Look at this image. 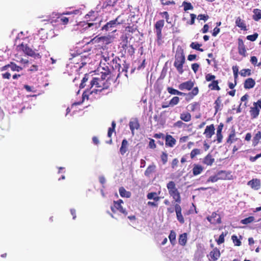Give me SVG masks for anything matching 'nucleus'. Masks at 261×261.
I'll use <instances>...</instances> for the list:
<instances>
[{
    "instance_id": "obj_1",
    "label": "nucleus",
    "mask_w": 261,
    "mask_h": 261,
    "mask_svg": "<svg viewBox=\"0 0 261 261\" xmlns=\"http://www.w3.org/2000/svg\"><path fill=\"white\" fill-rule=\"evenodd\" d=\"M91 91L85 92L83 94V101L87 98L92 99L93 98H97L99 97L100 92L104 89H107V85L106 81L101 78L92 77L89 85Z\"/></svg>"
},
{
    "instance_id": "obj_2",
    "label": "nucleus",
    "mask_w": 261,
    "mask_h": 261,
    "mask_svg": "<svg viewBox=\"0 0 261 261\" xmlns=\"http://www.w3.org/2000/svg\"><path fill=\"white\" fill-rule=\"evenodd\" d=\"M185 62V57L183 50L181 48H177L175 56L174 66L180 74H182L184 72L183 65Z\"/></svg>"
},
{
    "instance_id": "obj_3",
    "label": "nucleus",
    "mask_w": 261,
    "mask_h": 261,
    "mask_svg": "<svg viewBox=\"0 0 261 261\" xmlns=\"http://www.w3.org/2000/svg\"><path fill=\"white\" fill-rule=\"evenodd\" d=\"M167 188L168 190L169 194L177 203L181 202V197L179 191L176 187L175 184L173 181H169L167 184Z\"/></svg>"
},
{
    "instance_id": "obj_4",
    "label": "nucleus",
    "mask_w": 261,
    "mask_h": 261,
    "mask_svg": "<svg viewBox=\"0 0 261 261\" xmlns=\"http://www.w3.org/2000/svg\"><path fill=\"white\" fill-rule=\"evenodd\" d=\"M119 18L120 16H118L115 19L111 20L107 22L101 27V30L115 32L116 30H114V29H115L118 25L122 23V21L119 20Z\"/></svg>"
},
{
    "instance_id": "obj_5",
    "label": "nucleus",
    "mask_w": 261,
    "mask_h": 261,
    "mask_svg": "<svg viewBox=\"0 0 261 261\" xmlns=\"http://www.w3.org/2000/svg\"><path fill=\"white\" fill-rule=\"evenodd\" d=\"M101 20H98V22L93 23H86L81 22L79 24V26H82L84 27V29L88 30L91 28L92 30H94V33L100 28L101 25Z\"/></svg>"
},
{
    "instance_id": "obj_6",
    "label": "nucleus",
    "mask_w": 261,
    "mask_h": 261,
    "mask_svg": "<svg viewBox=\"0 0 261 261\" xmlns=\"http://www.w3.org/2000/svg\"><path fill=\"white\" fill-rule=\"evenodd\" d=\"M123 203V201L121 199L117 201H114V205L111 206L112 211L115 213L117 211H118L124 215H126L127 213L125 210L123 209L122 206H121V204Z\"/></svg>"
},
{
    "instance_id": "obj_7",
    "label": "nucleus",
    "mask_w": 261,
    "mask_h": 261,
    "mask_svg": "<svg viewBox=\"0 0 261 261\" xmlns=\"http://www.w3.org/2000/svg\"><path fill=\"white\" fill-rule=\"evenodd\" d=\"M20 48L23 50V51L27 55L30 56H37L38 58H40V56L39 54H36V53L30 48L28 45H24L23 44H21L20 46Z\"/></svg>"
},
{
    "instance_id": "obj_8",
    "label": "nucleus",
    "mask_w": 261,
    "mask_h": 261,
    "mask_svg": "<svg viewBox=\"0 0 261 261\" xmlns=\"http://www.w3.org/2000/svg\"><path fill=\"white\" fill-rule=\"evenodd\" d=\"M164 25V21L160 20L156 22L155 24V28L158 39H161L162 38V30Z\"/></svg>"
},
{
    "instance_id": "obj_9",
    "label": "nucleus",
    "mask_w": 261,
    "mask_h": 261,
    "mask_svg": "<svg viewBox=\"0 0 261 261\" xmlns=\"http://www.w3.org/2000/svg\"><path fill=\"white\" fill-rule=\"evenodd\" d=\"M215 126L214 124H211L206 126L203 134L206 138L210 139L215 134Z\"/></svg>"
},
{
    "instance_id": "obj_10",
    "label": "nucleus",
    "mask_w": 261,
    "mask_h": 261,
    "mask_svg": "<svg viewBox=\"0 0 261 261\" xmlns=\"http://www.w3.org/2000/svg\"><path fill=\"white\" fill-rule=\"evenodd\" d=\"M207 219L212 224H216L221 223V218L216 213H213L211 216L207 217Z\"/></svg>"
},
{
    "instance_id": "obj_11",
    "label": "nucleus",
    "mask_w": 261,
    "mask_h": 261,
    "mask_svg": "<svg viewBox=\"0 0 261 261\" xmlns=\"http://www.w3.org/2000/svg\"><path fill=\"white\" fill-rule=\"evenodd\" d=\"M220 253L219 250L215 248L208 255L209 259L211 261H216L220 257Z\"/></svg>"
},
{
    "instance_id": "obj_12",
    "label": "nucleus",
    "mask_w": 261,
    "mask_h": 261,
    "mask_svg": "<svg viewBox=\"0 0 261 261\" xmlns=\"http://www.w3.org/2000/svg\"><path fill=\"white\" fill-rule=\"evenodd\" d=\"M217 174L219 178V179L221 180L231 179L232 177L231 173L228 171L221 170L219 171L217 173Z\"/></svg>"
},
{
    "instance_id": "obj_13",
    "label": "nucleus",
    "mask_w": 261,
    "mask_h": 261,
    "mask_svg": "<svg viewBox=\"0 0 261 261\" xmlns=\"http://www.w3.org/2000/svg\"><path fill=\"white\" fill-rule=\"evenodd\" d=\"M247 185L251 187V188L257 190L260 187V181L259 179L255 178L249 181Z\"/></svg>"
},
{
    "instance_id": "obj_14",
    "label": "nucleus",
    "mask_w": 261,
    "mask_h": 261,
    "mask_svg": "<svg viewBox=\"0 0 261 261\" xmlns=\"http://www.w3.org/2000/svg\"><path fill=\"white\" fill-rule=\"evenodd\" d=\"M194 86V83L191 81H189L180 84L178 88L181 90H190Z\"/></svg>"
},
{
    "instance_id": "obj_15",
    "label": "nucleus",
    "mask_w": 261,
    "mask_h": 261,
    "mask_svg": "<svg viewBox=\"0 0 261 261\" xmlns=\"http://www.w3.org/2000/svg\"><path fill=\"white\" fill-rule=\"evenodd\" d=\"M176 143V140L171 135H168L165 139V145L167 146L173 147Z\"/></svg>"
},
{
    "instance_id": "obj_16",
    "label": "nucleus",
    "mask_w": 261,
    "mask_h": 261,
    "mask_svg": "<svg viewBox=\"0 0 261 261\" xmlns=\"http://www.w3.org/2000/svg\"><path fill=\"white\" fill-rule=\"evenodd\" d=\"M3 70H7L8 71H19L21 70V68L16 64L11 63L10 64H8L3 67Z\"/></svg>"
},
{
    "instance_id": "obj_17",
    "label": "nucleus",
    "mask_w": 261,
    "mask_h": 261,
    "mask_svg": "<svg viewBox=\"0 0 261 261\" xmlns=\"http://www.w3.org/2000/svg\"><path fill=\"white\" fill-rule=\"evenodd\" d=\"M223 127V124L222 123H220L217 128L216 137L217 141L218 143H221L223 139V136L222 135Z\"/></svg>"
},
{
    "instance_id": "obj_18",
    "label": "nucleus",
    "mask_w": 261,
    "mask_h": 261,
    "mask_svg": "<svg viewBox=\"0 0 261 261\" xmlns=\"http://www.w3.org/2000/svg\"><path fill=\"white\" fill-rule=\"evenodd\" d=\"M255 84V81L252 78L246 79L244 82V87L245 89H249L252 88Z\"/></svg>"
},
{
    "instance_id": "obj_19",
    "label": "nucleus",
    "mask_w": 261,
    "mask_h": 261,
    "mask_svg": "<svg viewBox=\"0 0 261 261\" xmlns=\"http://www.w3.org/2000/svg\"><path fill=\"white\" fill-rule=\"evenodd\" d=\"M215 161L214 158L212 155L208 153L203 160L202 163L207 166H211Z\"/></svg>"
},
{
    "instance_id": "obj_20",
    "label": "nucleus",
    "mask_w": 261,
    "mask_h": 261,
    "mask_svg": "<svg viewBox=\"0 0 261 261\" xmlns=\"http://www.w3.org/2000/svg\"><path fill=\"white\" fill-rule=\"evenodd\" d=\"M260 110L257 107L253 106V107H251L250 110V114L251 117V118L255 119L256 118L259 114Z\"/></svg>"
},
{
    "instance_id": "obj_21",
    "label": "nucleus",
    "mask_w": 261,
    "mask_h": 261,
    "mask_svg": "<svg viewBox=\"0 0 261 261\" xmlns=\"http://www.w3.org/2000/svg\"><path fill=\"white\" fill-rule=\"evenodd\" d=\"M193 174L194 176L200 174L203 170V168L201 165L194 164L193 168Z\"/></svg>"
},
{
    "instance_id": "obj_22",
    "label": "nucleus",
    "mask_w": 261,
    "mask_h": 261,
    "mask_svg": "<svg viewBox=\"0 0 261 261\" xmlns=\"http://www.w3.org/2000/svg\"><path fill=\"white\" fill-rule=\"evenodd\" d=\"M156 166L153 164L149 165L144 172V175L147 177H149L150 174L155 171Z\"/></svg>"
},
{
    "instance_id": "obj_23",
    "label": "nucleus",
    "mask_w": 261,
    "mask_h": 261,
    "mask_svg": "<svg viewBox=\"0 0 261 261\" xmlns=\"http://www.w3.org/2000/svg\"><path fill=\"white\" fill-rule=\"evenodd\" d=\"M129 125L133 134H134L135 129H137L139 127V124L136 120L130 121Z\"/></svg>"
},
{
    "instance_id": "obj_24",
    "label": "nucleus",
    "mask_w": 261,
    "mask_h": 261,
    "mask_svg": "<svg viewBox=\"0 0 261 261\" xmlns=\"http://www.w3.org/2000/svg\"><path fill=\"white\" fill-rule=\"evenodd\" d=\"M219 82L217 80H215L212 82L210 83L208 87L212 90H217L219 91L220 90V87L218 86Z\"/></svg>"
},
{
    "instance_id": "obj_25",
    "label": "nucleus",
    "mask_w": 261,
    "mask_h": 261,
    "mask_svg": "<svg viewBox=\"0 0 261 261\" xmlns=\"http://www.w3.org/2000/svg\"><path fill=\"white\" fill-rule=\"evenodd\" d=\"M128 142L126 139L122 140L121 146L120 148V152L121 154H124L127 151Z\"/></svg>"
},
{
    "instance_id": "obj_26",
    "label": "nucleus",
    "mask_w": 261,
    "mask_h": 261,
    "mask_svg": "<svg viewBox=\"0 0 261 261\" xmlns=\"http://www.w3.org/2000/svg\"><path fill=\"white\" fill-rule=\"evenodd\" d=\"M147 198L148 199H153L156 202L159 201L160 199V197L155 192H150L148 193L147 195Z\"/></svg>"
},
{
    "instance_id": "obj_27",
    "label": "nucleus",
    "mask_w": 261,
    "mask_h": 261,
    "mask_svg": "<svg viewBox=\"0 0 261 261\" xmlns=\"http://www.w3.org/2000/svg\"><path fill=\"white\" fill-rule=\"evenodd\" d=\"M119 192L120 196L122 197L129 198L131 195L130 193L126 191L123 187H120L119 189Z\"/></svg>"
},
{
    "instance_id": "obj_28",
    "label": "nucleus",
    "mask_w": 261,
    "mask_h": 261,
    "mask_svg": "<svg viewBox=\"0 0 261 261\" xmlns=\"http://www.w3.org/2000/svg\"><path fill=\"white\" fill-rule=\"evenodd\" d=\"M187 241V233H184L179 236L178 242L179 244L182 246H185Z\"/></svg>"
},
{
    "instance_id": "obj_29",
    "label": "nucleus",
    "mask_w": 261,
    "mask_h": 261,
    "mask_svg": "<svg viewBox=\"0 0 261 261\" xmlns=\"http://www.w3.org/2000/svg\"><path fill=\"white\" fill-rule=\"evenodd\" d=\"M180 118L185 122H189L191 119V115L188 112L182 113L180 115Z\"/></svg>"
},
{
    "instance_id": "obj_30",
    "label": "nucleus",
    "mask_w": 261,
    "mask_h": 261,
    "mask_svg": "<svg viewBox=\"0 0 261 261\" xmlns=\"http://www.w3.org/2000/svg\"><path fill=\"white\" fill-rule=\"evenodd\" d=\"M167 91L171 94L177 95H185V93L180 92L172 87H168Z\"/></svg>"
},
{
    "instance_id": "obj_31",
    "label": "nucleus",
    "mask_w": 261,
    "mask_h": 261,
    "mask_svg": "<svg viewBox=\"0 0 261 261\" xmlns=\"http://www.w3.org/2000/svg\"><path fill=\"white\" fill-rule=\"evenodd\" d=\"M253 18L255 21H258L261 19V10L256 9L253 10Z\"/></svg>"
},
{
    "instance_id": "obj_32",
    "label": "nucleus",
    "mask_w": 261,
    "mask_h": 261,
    "mask_svg": "<svg viewBox=\"0 0 261 261\" xmlns=\"http://www.w3.org/2000/svg\"><path fill=\"white\" fill-rule=\"evenodd\" d=\"M261 139V132H258L253 139V145L255 146Z\"/></svg>"
},
{
    "instance_id": "obj_33",
    "label": "nucleus",
    "mask_w": 261,
    "mask_h": 261,
    "mask_svg": "<svg viewBox=\"0 0 261 261\" xmlns=\"http://www.w3.org/2000/svg\"><path fill=\"white\" fill-rule=\"evenodd\" d=\"M235 131L232 130L229 135V137L227 140V142L230 144L232 143L234 141L237 140V138H235Z\"/></svg>"
},
{
    "instance_id": "obj_34",
    "label": "nucleus",
    "mask_w": 261,
    "mask_h": 261,
    "mask_svg": "<svg viewBox=\"0 0 261 261\" xmlns=\"http://www.w3.org/2000/svg\"><path fill=\"white\" fill-rule=\"evenodd\" d=\"M236 24L238 27L241 28L242 29H245L246 28L245 24L239 17L237 18L236 20Z\"/></svg>"
},
{
    "instance_id": "obj_35",
    "label": "nucleus",
    "mask_w": 261,
    "mask_h": 261,
    "mask_svg": "<svg viewBox=\"0 0 261 261\" xmlns=\"http://www.w3.org/2000/svg\"><path fill=\"white\" fill-rule=\"evenodd\" d=\"M254 221V218L253 216H250L245 219L241 220V223L243 224H248Z\"/></svg>"
},
{
    "instance_id": "obj_36",
    "label": "nucleus",
    "mask_w": 261,
    "mask_h": 261,
    "mask_svg": "<svg viewBox=\"0 0 261 261\" xmlns=\"http://www.w3.org/2000/svg\"><path fill=\"white\" fill-rule=\"evenodd\" d=\"M182 6L184 7V9L185 11L193 9V7L190 3L184 2L182 4Z\"/></svg>"
},
{
    "instance_id": "obj_37",
    "label": "nucleus",
    "mask_w": 261,
    "mask_h": 261,
    "mask_svg": "<svg viewBox=\"0 0 261 261\" xmlns=\"http://www.w3.org/2000/svg\"><path fill=\"white\" fill-rule=\"evenodd\" d=\"M231 240L235 246H241V242L237 236L232 235L231 236Z\"/></svg>"
},
{
    "instance_id": "obj_38",
    "label": "nucleus",
    "mask_w": 261,
    "mask_h": 261,
    "mask_svg": "<svg viewBox=\"0 0 261 261\" xmlns=\"http://www.w3.org/2000/svg\"><path fill=\"white\" fill-rule=\"evenodd\" d=\"M238 49H239V54L241 55H243V56H245L246 50L245 49L244 45L243 44V43H239Z\"/></svg>"
},
{
    "instance_id": "obj_39",
    "label": "nucleus",
    "mask_w": 261,
    "mask_h": 261,
    "mask_svg": "<svg viewBox=\"0 0 261 261\" xmlns=\"http://www.w3.org/2000/svg\"><path fill=\"white\" fill-rule=\"evenodd\" d=\"M107 40H109V38L106 37H95L92 39H91V41L94 42H98L100 41H106V43H108V42H107Z\"/></svg>"
},
{
    "instance_id": "obj_40",
    "label": "nucleus",
    "mask_w": 261,
    "mask_h": 261,
    "mask_svg": "<svg viewBox=\"0 0 261 261\" xmlns=\"http://www.w3.org/2000/svg\"><path fill=\"white\" fill-rule=\"evenodd\" d=\"M201 153V151L199 149H194L190 153V156L191 159L194 158L196 155L200 154Z\"/></svg>"
},
{
    "instance_id": "obj_41",
    "label": "nucleus",
    "mask_w": 261,
    "mask_h": 261,
    "mask_svg": "<svg viewBox=\"0 0 261 261\" xmlns=\"http://www.w3.org/2000/svg\"><path fill=\"white\" fill-rule=\"evenodd\" d=\"M169 239L171 243L172 244H174L176 239V233L173 230H171L170 231V234L169 236Z\"/></svg>"
},
{
    "instance_id": "obj_42",
    "label": "nucleus",
    "mask_w": 261,
    "mask_h": 261,
    "mask_svg": "<svg viewBox=\"0 0 261 261\" xmlns=\"http://www.w3.org/2000/svg\"><path fill=\"white\" fill-rule=\"evenodd\" d=\"M179 101V98L177 96L173 97L169 102V105L170 106H174L178 104Z\"/></svg>"
},
{
    "instance_id": "obj_43",
    "label": "nucleus",
    "mask_w": 261,
    "mask_h": 261,
    "mask_svg": "<svg viewBox=\"0 0 261 261\" xmlns=\"http://www.w3.org/2000/svg\"><path fill=\"white\" fill-rule=\"evenodd\" d=\"M201 46V44L197 43V42H192L190 44V47L192 48L193 49H195L198 50H199L200 51H203V50L202 48H200V47Z\"/></svg>"
},
{
    "instance_id": "obj_44",
    "label": "nucleus",
    "mask_w": 261,
    "mask_h": 261,
    "mask_svg": "<svg viewBox=\"0 0 261 261\" xmlns=\"http://www.w3.org/2000/svg\"><path fill=\"white\" fill-rule=\"evenodd\" d=\"M160 14L163 17H165L166 21L168 23H171V21L170 20L169 16L167 12L165 11L161 12Z\"/></svg>"
},
{
    "instance_id": "obj_45",
    "label": "nucleus",
    "mask_w": 261,
    "mask_h": 261,
    "mask_svg": "<svg viewBox=\"0 0 261 261\" xmlns=\"http://www.w3.org/2000/svg\"><path fill=\"white\" fill-rule=\"evenodd\" d=\"M68 21V18L66 17L61 16L58 18V22L62 23L63 24H67Z\"/></svg>"
},
{
    "instance_id": "obj_46",
    "label": "nucleus",
    "mask_w": 261,
    "mask_h": 261,
    "mask_svg": "<svg viewBox=\"0 0 261 261\" xmlns=\"http://www.w3.org/2000/svg\"><path fill=\"white\" fill-rule=\"evenodd\" d=\"M89 77H90V76L88 74H86L85 75V76L83 77V79L82 81V83L80 84V88H83L85 86V83L88 81Z\"/></svg>"
},
{
    "instance_id": "obj_47",
    "label": "nucleus",
    "mask_w": 261,
    "mask_h": 261,
    "mask_svg": "<svg viewBox=\"0 0 261 261\" xmlns=\"http://www.w3.org/2000/svg\"><path fill=\"white\" fill-rule=\"evenodd\" d=\"M219 180V178L217 174L215 175L210 176L207 180V182H215Z\"/></svg>"
},
{
    "instance_id": "obj_48",
    "label": "nucleus",
    "mask_w": 261,
    "mask_h": 261,
    "mask_svg": "<svg viewBox=\"0 0 261 261\" xmlns=\"http://www.w3.org/2000/svg\"><path fill=\"white\" fill-rule=\"evenodd\" d=\"M240 74L242 76H246L247 75H250V70L249 69H242L240 71Z\"/></svg>"
},
{
    "instance_id": "obj_49",
    "label": "nucleus",
    "mask_w": 261,
    "mask_h": 261,
    "mask_svg": "<svg viewBox=\"0 0 261 261\" xmlns=\"http://www.w3.org/2000/svg\"><path fill=\"white\" fill-rule=\"evenodd\" d=\"M257 37H258V34L254 33L253 35L247 36V39L248 40H250V41H255L257 39Z\"/></svg>"
},
{
    "instance_id": "obj_50",
    "label": "nucleus",
    "mask_w": 261,
    "mask_h": 261,
    "mask_svg": "<svg viewBox=\"0 0 261 261\" xmlns=\"http://www.w3.org/2000/svg\"><path fill=\"white\" fill-rule=\"evenodd\" d=\"M215 78H216V76L214 75H212L210 73L207 74L205 75V80L207 82H210V81L212 82L213 81H215Z\"/></svg>"
},
{
    "instance_id": "obj_51",
    "label": "nucleus",
    "mask_w": 261,
    "mask_h": 261,
    "mask_svg": "<svg viewBox=\"0 0 261 261\" xmlns=\"http://www.w3.org/2000/svg\"><path fill=\"white\" fill-rule=\"evenodd\" d=\"M161 160L163 162V164H165L168 161V155L165 152H163L161 155Z\"/></svg>"
},
{
    "instance_id": "obj_52",
    "label": "nucleus",
    "mask_w": 261,
    "mask_h": 261,
    "mask_svg": "<svg viewBox=\"0 0 261 261\" xmlns=\"http://www.w3.org/2000/svg\"><path fill=\"white\" fill-rule=\"evenodd\" d=\"M177 219L181 224L185 222L184 218L182 215L181 213L176 214Z\"/></svg>"
},
{
    "instance_id": "obj_53",
    "label": "nucleus",
    "mask_w": 261,
    "mask_h": 261,
    "mask_svg": "<svg viewBox=\"0 0 261 261\" xmlns=\"http://www.w3.org/2000/svg\"><path fill=\"white\" fill-rule=\"evenodd\" d=\"M209 17L207 15L204 14H199L197 16V19L198 20H203L204 21H206L208 19Z\"/></svg>"
},
{
    "instance_id": "obj_54",
    "label": "nucleus",
    "mask_w": 261,
    "mask_h": 261,
    "mask_svg": "<svg viewBox=\"0 0 261 261\" xmlns=\"http://www.w3.org/2000/svg\"><path fill=\"white\" fill-rule=\"evenodd\" d=\"M198 88L197 87H195L193 89L192 91L189 93V95H191L192 96H195L198 93Z\"/></svg>"
},
{
    "instance_id": "obj_55",
    "label": "nucleus",
    "mask_w": 261,
    "mask_h": 261,
    "mask_svg": "<svg viewBox=\"0 0 261 261\" xmlns=\"http://www.w3.org/2000/svg\"><path fill=\"white\" fill-rule=\"evenodd\" d=\"M199 67V65L197 63H194L192 65V69L195 73H196Z\"/></svg>"
},
{
    "instance_id": "obj_56",
    "label": "nucleus",
    "mask_w": 261,
    "mask_h": 261,
    "mask_svg": "<svg viewBox=\"0 0 261 261\" xmlns=\"http://www.w3.org/2000/svg\"><path fill=\"white\" fill-rule=\"evenodd\" d=\"M220 103H221V101H220V99L218 98L215 102V104L216 105L215 108L216 111H217L219 109L220 106Z\"/></svg>"
},
{
    "instance_id": "obj_57",
    "label": "nucleus",
    "mask_w": 261,
    "mask_h": 261,
    "mask_svg": "<svg viewBox=\"0 0 261 261\" xmlns=\"http://www.w3.org/2000/svg\"><path fill=\"white\" fill-rule=\"evenodd\" d=\"M149 146L150 148L154 149L156 147V145L154 143V140L153 139H150L149 143Z\"/></svg>"
},
{
    "instance_id": "obj_58",
    "label": "nucleus",
    "mask_w": 261,
    "mask_h": 261,
    "mask_svg": "<svg viewBox=\"0 0 261 261\" xmlns=\"http://www.w3.org/2000/svg\"><path fill=\"white\" fill-rule=\"evenodd\" d=\"M175 210L176 214L181 213V208L178 204H176L175 205Z\"/></svg>"
},
{
    "instance_id": "obj_59",
    "label": "nucleus",
    "mask_w": 261,
    "mask_h": 261,
    "mask_svg": "<svg viewBox=\"0 0 261 261\" xmlns=\"http://www.w3.org/2000/svg\"><path fill=\"white\" fill-rule=\"evenodd\" d=\"M184 124V123L181 121H177L174 124V126L175 127H178L179 128H180L182 126V125Z\"/></svg>"
},
{
    "instance_id": "obj_60",
    "label": "nucleus",
    "mask_w": 261,
    "mask_h": 261,
    "mask_svg": "<svg viewBox=\"0 0 261 261\" xmlns=\"http://www.w3.org/2000/svg\"><path fill=\"white\" fill-rule=\"evenodd\" d=\"M220 32V29L216 27L214 28L213 30V32L212 33V35L214 37L216 36L218 33Z\"/></svg>"
},
{
    "instance_id": "obj_61",
    "label": "nucleus",
    "mask_w": 261,
    "mask_h": 261,
    "mask_svg": "<svg viewBox=\"0 0 261 261\" xmlns=\"http://www.w3.org/2000/svg\"><path fill=\"white\" fill-rule=\"evenodd\" d=\"M250 62L253 65H256L257 64V58L255 56L251 57V59H250Z\"/></svg>"
},
{
    "instance_id": "obj_62",
    "label": "nucleus",
    "mask_w": 261,
    "mask_h": 261,
    "mask_svg": "<svg viewBox=\"0 0 261 261\" xmlns=\"http://www.w3.org/2000/svg\"><path fill=\"white\" fill-rule=\"evenodd\" d=\"M190 16H191V20L190 24H193L194 23V22H195V19L196 18V15L195 14H190Z\"/></svg>"
},
{
    "instance_id": "obj_63",
    "label": "nucleus",
    "mask_w": 261,
    "mask_h": 261,
    "mask_svg": "<svg viewBox=\"0 0 261 261\" xmlns=\"http://www.w3.org/2000/svg\"><path fill=\"white\" fill-rule=\"evenodd\" d=\"M208 29L209 27L207 24H206L203 26V28L201 30V32H202V33H206L208 32Z\"/></svg>"
},
{
    "instance_id": "obj_64",
    "label": "nucleus",
    "mask_w": 261,
    "mask_h": 261,
    "mask_svg": "<svg viewBox=\"0 0 261 261\" xmlns=\"http://www.w3.org/2000/svg\"><path fill=\"white\" fill-rule=\"evenodd\" d=\"M253 106L257 107V108L261 109V99L257 100L256 102L253 103Z\"/></svg>"
}]
</instances>
